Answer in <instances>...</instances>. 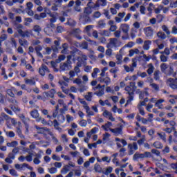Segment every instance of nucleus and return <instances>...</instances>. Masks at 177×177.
I'll return each mask as SVG.
<instances>
[{"mask_svg":"<svg viewBox=\"0 0 177 177\" xmlns=\"http://www.w3.org/2000/svg\"><path fill=\"white\" fill-rule=\"evenodd\" d=\"M160 70L161 72L166 75H172V77L176 76V73H174V68H172V66H168V64H167L166 63L160 64Z\"/></svg>","mask_w":177,"mask_h":177,"instance_id":"1","label":"nucleus"},{"mask_svg":"<svg viewBox=\"0 0 177 177\" xmlns=\"http://www.w3.org/2000/svg\"><path fill=\"white\" fill-rule=\"evenodd\" d=\"M153 157V155L149 151H145L143 153H140L139 152H136L133 156V159L134 161H136L137 160L143 159V158H151Z\"/></svg>","mask_w":177,"mask_h":177,"instance_id":"2","label":"nucleus"},{"mask_svg":"<svg viewBox=\"0 0 177 177\" xmlns=\"http://www.w3.org/2000/svg\"><path fill=\"white\" fill-rule=\"evenodd\" d=\"M55 95H56V89L52 88L48 91L43 93V102H46L48 99H54Z\"/></svg>","mask_w":177,"mask_h":177,"instance_id":"3","label":"nucleus"},{"mask_svg":"<svg viewBox=\"0 0 177 177\" xmlns=\"http://www.w3.org/2000/svg\"><path fill=\"white\" fill-rule=\"evenodd\" d=\"M81 5H82V2H81V0H76L75 1L71 0L68 3L67 8H72V6H74V10H75V12H81Z\"/></svg>","mask_w":177,"mask_h":177,"instance_id":"4","label":"nucleus"},{"mask_svg":"<svg viewBox=\"0 0 177 177\" xmlns=\"http://www.w3.org/2000/svg\"><path fill=\"white\" fill-rule=\"evenodd\" d=\"M79 102L81 104H83L84 109L86 110L88 116L95 115V113L91 111V108L88 105V103H86V101L84 100L82 98H80Z\"/></svg>","mask_w":177,"mask_h":177,"instance_id":"5","label":"nucleus"},{"mask_svg":"<svg viewBox=\"0 0 177 177\" xmlns=\"http://www.w3.org/2000/svg\"><path fill=\"white\" fill-rule=\"evenodd\" d=\"M121 30L124 34H126L125 36H122V39L124 41H127V39H129V35H128V32L129 31V25L124 24H122L121 26Z\"/></svg>","mask_w":177,"mask_h":177,"instance_id":"6","label":"nucleus"},{"mask_svg":"<svg viewBox=\"0 0 177 177\" xmlns=\"http://www.w3.org/2000/svg\"><path fill=\"white\" fill-rule=\"evenodd\" d=\"M124 91H126V92H127L128 95H129V99L130 100V102H132V100H133V95H135V88H132L129 86H127L124 88Z\"/></svg>","mask_w":177,"mask_h":177,"instance_id":"7","label":"nucleus"},{"mask_svg":"<svg viewBox=\"0 0 177 177\" xmlns=\"http://www.w3.org/2000/svg\"><path fill=\"white\" fill-rule=\"evenodd\" d=\"M124 125L121 124L120 127H116L115 129H109V131L114 133L115 136H118V135H122V129Z\"/></svg>","mask_w":177,"mask_h":177,"instance_id":"8","label":"nucleus"},{"mask_svg":"<svg viewBox=\"0 0 177 177\" xmlns=\"http://www.w3.org/2000/svg\"><path fill=\"white\" fill-rule=\"evenodd\" d=\"M30 116L32 118H34L36 120L37 122H41V117H39V113L38 112V110L33 109L30 113Z\"/></svg>","mask_w":177,"mask_h":177,"instance_id":"9","label":"nucleus"},{"mask_svg":"<svg viewBox=\"0 0 177 177\" xmlns=\"http://www.w3.org/2000/svg\"><path fill=\"white\" fill-rule=\"evenodd\" d=\"M46 73H50V71L46 65L42 64L41 67L39 68V74H40L41 77H45Z\"/></svg>","mask_w":177,"mask_h":177,"instance_id":"10","label":"nucleus"},{"mask_svg":"<svg viewBox=\"0 0 177 177\" xmlns=\"http://www.w3.org/2000/svg\"><path fill=\"white\" fill-rule=\"evenodd\" d=\"M77 60L78 62L76 64V67H82V64H84L87 60L86 55H83L81 57H78Z\"/></svg>","mask_w":177,"mask_h":177,"instance_id":"11","label":"nucleus"},{"mask_svg":"<svg viewBox=\"0 0 177 177\" xmlns=\"http://www.w3.org/2000/svg\"><path fill=\"white\" fill-rule=\"evenodd\" d=\"M146 37L147 38H152L153 34H154V30L151 26L147 27L144 29Z\"/></svg>","mask_w":177,"mask_h":177,"instance_id":"12","label":"nucleus"},{"mask_svg":"<svg viewBox=\"0 0 177 177\" xmlns=\"http://www.w3.org/2000/svg\"><path fill=\"white\" fill-rule=\"evenodd\" d=\"M19 147H15L12 152L8 153V158H11V160H15L16 158V154L19 153Z\"/></svg>","mask_w":177,"mask_h":177,"instance_id":"13","label":"nucleus"},{"mask_svg":"<svg viewBox=\"0 0 177 177\" xmlns=\"http://www.w3.org/2000/svg\"><path fill=\"white\" fill-rule=\"evenodd\" d=\"M71 63L66 62L60 65V68L62 71H67L70 70V68L71 67Z\"/></svg>","mask_w":177,"mask_h":177,"instance_id":"14","label":"nucleus"},{"mask_svg":"<svg viewBox=\"0 0 177 177\" xmlns=\"http://www.w3.org/2000/svg\"><path fill=\"white\" fill-rule=\"evenodd\" d=\"M35 50L38 57H40V59H44V55L41 53V50H42V46L38 45L37 46L35 47Z\"/></svg>","mask_w":177,"mask_h":177,"instance_id":"15","label":"nucleus"},{"mask_svg":"<svg viewBox=\"0 0 177 177\" xmlns=\"http://www.w3.org/2000/svg\"><path fill=\"white\" fill-rule=\"evenodd\" d=\"M92 6H91V4H89V6H87L86 8H84V15H86L87 16H86V17H87V19H90L89 18V15H91L92 13V7H91Z\"/></svg>","mask_w":177,"mask_h":177,"instance_id":"16","label":"nucleus"},{"mask_svg":"<svg viewBox=\"0 0 177 177\" xmlns=\"http://www.w3.org/2000/svg\"><path fill=\"white\" fill-rule=\"evenodd\" d=\"M98 81L101 83L104 82V84H106V85H109V84H110V82H111V80L109 77H106L105 78H103V77H98Z\"/></svg>","mask_w":177,"mask_h":177,"instance_id":"17","label":"nucleus"},{"mask_svg":"<svg viewBox=\"0 0 177 177\" xmlns=\"http://www.w3.org/2000/svg\"><path fill=\"white\" fill-rule=\"evenodd\" d=\"M151 44V41L147 40L144 42L143 49L144 50H149L150 49V45Z\"/></svg>","mask_w":177,"mask_h":177,"instance_id":"18","label":"nucleus"},{"mask_svg":"<svg viewBox=\"0 0 177 177\" xmlns=\"http://www.w3.org/2000/svg\"><path fill=\"white\" fill-rule=\"evenodd\" d=\"M6 92H7V95H8V96H10V97H15L14 87L7 89Z\"/></svg>","mask_w":177,"mask_h":177,"instance_id":"19","label":"nucleus"},{"mask_svg":"<svg viewBox=\"0 0 177 177\" xmlns=\"http://www.w3.org/2000/svg\"><path fill=\"white\" fill-rule=\"evenodd\" d=\"M36 129H37V133L39 135H44L45 133V131H46V128L45 127H39L38 126H35Z\"/></svg>","mask_w":177,"mask_h":177,"instance_id":"20","label":"nucleus"},{"mask_svg":"<svg viewBox=\"0 0 177 177\" xmlns=\"http://www.w3.org/2000/svg\"><path fill=\"white\" fill-rule=\"evenodd\" d=\"M33 31H35V32H37V34L39 35L41 31H42V28H41V26H39V25H35L33 26Z\"/></svg>","mask_w":177,"mask_h":177,"instance_id":"21","label":"nucleus"},{"mask_svg":"<svg viewBox=\"0 0 177 177\" xmlns=\"http://www.w3.org/2000/svg\"><path fill=\"white\" fill-rule=\"evenodd\" d=\"M113 125V123H111V122H107V123H106L104 125L102 126V128L106 131L107 132V131H109L108 128H110L111 126Z\"/></svg>","mask_w":177,"mask_h":177,"instance_id":"22","label":"nucleus"},{"mask_svg":"<svg viewBox=\"0 0 177 177\" xmlns=\"http://www.w3.org/2000/svg\"><path fill=\"white\" fill-rule=\"evenodd\" d=\"M57 118L59 122H61V124H63V122H64V121H66V118L64 117V115H63V114L57 115Z\"/></svg>","mask_w":177,"mask_h":177,"instance_id":"23","label":"nucleus"},{"mask_svg":"<svg viewBox=\"0 0 177 177\" xmlns=\"http://www.w3.org/2000/svg\"><path fill=\"white\" fill-rule=\"evenodd\" d=\"M36 157L37 158H35L33 160V162L34 164H35V165H38L39 164H41V160H39V158H41V154H37Z\"/></svg>","mask_w":177,"mask_h":177,"instance_id":"24","label":"nucleus"},{"mask_svg":"<svg viewBox=\"0 0 177 177\" xmlns=\"http://www.w3.org/2000/svg\"><path fill=\"white\" fill-rule=\"evenodd\" d=\"M154 72V66H153V64H149V68L147 70V74L149 75H151Z\"/></svg>","mask_w":177,"mask_h":177,"instance_id":"25","label":"nucleus"},{"mask_svg":"<svg viewBox=\"0 0 177 177\" xmlns=\"http://www.w3.org/2000/svg\"><path fill=\"white\" fill-rule=\"evenodd\" d=\"M165 100L162 99L158 100L156 103H155V106L158 107L159 110H162V107L160 106L162 103H164Z\"/></svg>","mask_w":177,"mask_h":177,"instance_id":"26","label":"nucleus"},{"mask_svg":"<svg viewBox=\"0 0 177 177\" xmlns=\"http://www.w3.org/2000/svg\"><path fill=\"white\" fill-rule=\"evenodd\" d=\"M68 171H70V166L65 165L61 170V174H62L63 175H66V174H67Z\"/></svg>","mask_w":177,"mask_h":177,"instance_id":"27","label":"nucleus"},{"mask_svg":"<svg viewBox=\"0 0 177 177\" xmlns=\"http://www.w3.org/2000/svg\"><path fill=\"white\" fill-rule=\"evenodd\" d=\"M153 146L156 149H162V143H161V142L159 141L154 142Z\"/></svg>","mask_w":177,"mask_h":177,"instance_id":"28","label":"nucleus"},{"mask_svg":"<svg viewBox=\"0 0 177 177\" xmlns=\"http://www.w3.org/2000/svg\"><path fill=\"white\" fill-rule=\"evenodd\" d=\"M100 70L99 69V68H95L93 69V72L91 73V77H93V78H96V77H97V73H100Z\"/></svg>","mask_w":177,"mask_h":177,"instance_id":"29","label":"nucleus"},{"mask_svg":"<svg viewBox=\"0 0 177 177\" xmlns=\"http://www.w3.org/2000/svg\"><path fill=\"white\" fill-rule=\"evenodd\" d=\"M92 92H88V95H86L84 96V99H86V100H87V102H92Z\"/></svg>","mask_w":177,"mask_h":177,"instance_id":"30","label":"nucleus"},{"mask_svg":"<svg viewBox=\"0 0 177 177\" xmlns=\"http://www.w3.org/2000/svg\"><path fill=\"white\" fill-rule=\"evenodd\" d=\"M151 153H152V154H155L156 157H161V153L156 149H151Z\"/></svg>","mask_w":177,"mask_h":177,"instance_id":"31","label":"nucleus"},{"mask_svg":"<svg viewBox=\"0 0 177 177\" xmlns=\"http://www.w3.org/2000/svg\"><path fill=\"white\" fill-rule=\"evenodd\" d=\"M157 35L158 38H160L161 39H165V38H167V35L162 32H158Z\"/></svg>","mask_w":177,"mask_h":177,"instance_id":"32","label":"nucleus"},{"mask_svg":"<svg viewBox=\"0 0 177 177\" xmlns=\"http://www.w3.org/2000/svg\"><path fill=\"white\" fill-rule=\"evenodd\" d=\"M153 78L156 81H158L160 80V71H156L153 73Z\"/></svg>","mask_w":177,"mask_h":177,"instance_id":"33","label":"nucleus"},{"mask_svg":"<svg viewBox=\"0 0 177 177\" xmlns=\"http://www.w3.org/2000/svg\"><path fill=\"white\" fill-rule=\"evenodd\" d=\"M17 145H19V142H17V141H12L11 142L8 143L7 146H8V147H16Z\"/></svg>","mask_w":177,"mask_h":177,"instance_id":"34","label":"nucleus"},{"mask_svg":"<svg viewBox=\"0 0 177 177\" xmlns=\"http://www.w3.org/2000/svg\"><path fill=\"white\" fill-rule=\"evenodd\" d=\"M94 95H96L97 96L100 97H102V95H104V90L101 89L99 91H96L95 93H94Z\"/></svg>","mask_w":177,"mask_h":177,"instance_id":"35","label":"nucleus"},{"mask_svg":"<svg viewBox=\"0 0 177 177\" xmlns=\"http://www.w3.org/2000/svg\"><path fill=\"white\" fill-rule=\"evenodd\" d=\"M25 82L29 85H35V80L32 79H26Z\"/></svg>","mask_w":177,"mask_h":177,"instance_id":"36","label":"nucleus"},{"mask_svg":"<svg viewBox=\"0 0 177 177\" xmlns=\"http://www.w3.org/2000/svg\"><path fill=\"white\" fill-rule=\"evenodd\" d=\"M19 43L20 44L21 46H24V45L27 46V45H28V41L26 39H19Z\"/></svg>","mask_w":177,"mask_h":177,"instance_id":"37","label":"nucleus"},{"mask_svg":"<svg viewBox=\"0 0 177 177\" xmlns=\"http://www.w3.org/2000/svg\"><path fill=\"white\" fill-rule=\"evenodd\" d=\"M162 29L165 31V32H166L167 35H169L171 34L169 29H168V27L166 25H163L162 26Z\"/></svg>","mask_w":177,"mask_h":177,"instance_id":"38","label":"nucleus"},{"mask_svg":"<svg viewBox=\"0 0 177 177\" xmlns=\"http://www.w3.org/2000/svg\"><path fill=\"white\" fill-rule=\"evenodd\" d=\"M124 70H125V71H126V73H130V71L131 72V73H133V71H134V68H133V67H129V66H124Z\"/></svg>","mask_w":177,"mask_h":177,"instance_id":"39","label":"nucleus"},{"mask_svg":"<svg viewBox=\"0 0 177 177\" xmlns=\"http://www.w3.org/2000/svg\"><path fill=\"white\" fill-rule=\"evenodd\" d=\"M25 158L28 162H31L32 161V153H29V155L26 156Z\"/></svg>","mask_w":177,"mask_h":177,"instance_id":"40","label":"nucleus"},{"mask_svg":"<svg viewBox=\"0 0 177 177\" xmlns=\"http://www.w3.org/2000/svg\"><path fill=\"white\" fill-rule=\"evenodd\" d=\"M53 124L54 128L55 129H57V130L60 129V127H59V125H60V124H59V122H57V120H54Z\"/></svg>","mask_w":177,"mask_h":177,"instance_id":"41","label":"nucleus"},{"mask_svg":"<svg viewBox=\"0 0 177 177\" xmlns=\"http://www.w3.org/2000/svg\"><path fill=\"white\" fill-rule=\"evenodd\" d=\"M10 41H11L10 44L12 46H14L15 48H17V42H16V40L15 39V38L11 37Z\"/></svg>","mask_w":177,"mask_h":177,"instance_id":"42","label":"nucleus"},{"mask_svg":"<svg viewBox=\"0 0 177 177\" xmlns=\"http://www.w3.org/2000/svg\"><path fill=\"white\" fill-rule=\"evenodd\" d=\"M59 113V105L55 106V112L53 113V117L56 118L57 117V113Z\"/></svg>","mask_w":177,"mask_h":177,"instance_id":"43","label":"nucleus"},{"mask_svg":"<svg viewBox=\"0 0 177 177\" xmlns=\"http://www.w3.org/2000/svg\"><path fill=\"white\" fill-rule=\"evenodd\" d=\"M160 61L162 62L163 63H165L168 60V57L164 55H160Z\"/></svg>","mask_w":177,"mask_h":177,"instance_id":"44","label":"nucleus"},{"mask_svg":"<svg viewBox=\"0 0 177 177\" xmlns=\"http://www.w3.org/2000/svg\"><path fill=\"white\" fill-rule=\"evenodd\" d=\"M48 172L51 174H56V172H57V169L56 167H51L49 169Z\"/></svg>","mask_w":177,"mask_h":177,"instance_id":"45","label":"nucleus"},{"mask_svg":"<svg viewBox=\"0 0 177 177\" xmlns=\"http://www.w3.org/2000/svg\"><path fill=\"white\" fill-rule=\"evenodd\" d=\"M25 66H26V70H30V71H31L32 73H33L34 68H32V66H31V64H26Z\"/></svg>","mask_w":177,"mask_h":177,"instance_id":"46","label":"nucleus"},{"mask_svg":"<svg viewBox=\"0 0 177 177\" xmlns=\"http://www.w3.org/2000/svg\"><path fill=\"white\" fill-rule=\"evenodd\" d=\"M125 151H127V149L125 148H122L120 149V156L124 157L125 156Z\"/></svg>","mask_w":177,"mask_h":177,"instance_id":"47","label":"nucleus"},{"mask_svg":"<svg viewBox=\"0 0 177 177\" xmlns=\"http://www.w3.org/2000/svg\"><path fill=\"white\" fill-rule=\"evenodd\" d=\"M146 7H145L144 6H141L140 7V12L141 13V15H146Z\"/></svg>","mask_w":177,"mask_h":177,"instance_id":"48","label":"nucleus"},{"mask_svg":"<svg viewBox=\"0 0 177 177\" xmlns=\"http://www.w3.org/2000/svg\"><path fill=\"white\" fill-rule=\"evenodd\" d=\"M6 39H8V35L6 34H3L1 35L0 41H1V42H3V41H6Z\"/></svg>","mask_w":177,"mask_h":177,"instance_id":"49","label":"nucleus"},{"mask_svg":"<svg viewBox=\"0 0 177 177\" xmlns=\"http://www.w3.org/2000/svg\"><path fill=\"white\" fill-rule=\"evenodd\" d=\"M10 174L12 175V176H18L17 171H16V170L14 169H10Z\"/></svg>","mask_w":177,"mask_h":177,"instance_id":"50","label":"nucleus"},{"mask_svg":"<svg viewBox=\"0 0 177 177\" xmlns=\"http://www.w3.org/2000/svg\"><path fill=\"white\" fill-rule=\"evenodd\" d=\"M128 147L129 149H130L129 151V156H132V154H133L134 153L133 149H132V144H129Z\"/></svg>","mask_w":177,"mask_h":177,"instance_id":"51","label":"nucleus"},{"mask_svg":"<svg viewBox=\"0 0 177 177\" xmlns=\"http://www.w3.org/2000/svg\"><path fill=\"white\" fill-rule=\"evenodd\" d=\"M79 124L80 125V127H86V124H87V122H86V120H82Z\"/></svg>","mask_w":177,"mask_h":177,"instance_id":"52","label":"nucleus"},{"mask_svg":"<svg viewBox=\"0 0 177 177\" xmlns=\"http://www.w3.org/2000/svg\"><path fill=\"white\" fill-rule=\"evenodd\" d=\"M25 26H28L30 23H32V19L31 18H25Z\"/></svg>","mask_w":177,"mask_h":177,"instance_id":"53","label":"nucleus"},{"mask_svg":"<svg viewBox=\"0 0 177 177\" xmlns=\"http://www.w3.org/2000/svg\"><path fill=\"white\" fill-rule=\"evenodd\" d=\"M156 19L158 20V23H161V21L164 20V17L161 15H157Z\"/></svg>","mask_w":177,"mask_h":177,"instance_id":"54","label":"nucleus"},{"mask_svg":"<svg viewBox=\"0 0 177 177\" xmlns=\"http://www.w3.org/2000/svg\"><path fill=\"white\" fill-rule=\"evenodd\" d=\"M92 28H93V26L88 25L85 27L84 30L88 33V32H89V31H91V30H92Z\"/></svg>","mask_w":177,"mask_h":177,"instance_id":"55","label":"nucleus"},{"mask_svg":"<svg viewBox=\"0 0 177 177\" xmlns=\"http://www.w3.org/2000/svg\"><path fill=\"white\" fill-rule=\"evenodd\" d=\"M169 85L171 89H177V84L175 82H170Z\"/></svg>","mask_w":177,"mask_h":177,"instance_id":"56","label":"nucleus"},{"mask_svg":"<svg viewBox=\"0 0 177 177\" xmlns=\"http://www.w3.org/2000/svg\"><path fill=\"white\" fill-rule=\"evenodd\" d=\"M94 169L95 172H102V167H100V165H97V166H95Z\"/></svg>","mask_w":177,"mask_h":177,"instance_id":"57","label":"nucleus"},{"mask_svg":"<svg viewBox=\"0 0 177 177\" xmlns=\"http://www.w3.org/2000/svg\"><path fill=\"white\" fill-rule=\"evenodd\" d=\"M169 151H170V149H169V147H168V146H166L165 147V149H162L163 154H167V153H169Z\"/></svg>","mask_w":177,"mask_h":177,"instance_id":"58","label":"nucleus"},{"mask_svg":"<svg viewBox=\"0 0 177 177\" xmlns=\"http://www.w3.org/2000/svg\"><path fill=\"white\" fill-rule=\"evenodd\" d=\"M151 86L155 91H160V86H158V84L153 83L151 84Z\"/></svg>","mask_w":177,"mask_h":177,"instance_id":"59","label":"nucleus"},{"mask_svg":"<svg viewBox=\"0 0 177 177\" xmlns=\"http://www.w3.org/2000/svg\"><path fill=\"white\" fill-rule=\"evenodd\" d=\"M111 115V112L105 111L103 112V115L104 117H105V118H107L108 117H110Z\"/></svg>","mask_w":177,"mask_h":177,"instance_id":"60","label":"nucleus"},{"mask_svg":"<svg viewBox=\"0 0 177 177\" xmlns=\"http://www.w3.org/2000/svg\"><path fill=\"white\" fill-rule=\"evenodd\" d=\"M139 110V113L141 115H145V114H146V113H145V109L142 106L138 108Z\"/></svg>","mask_w":177,"mask_h":177,"instance_id":"61","label":"nucleus"},{"mask_svg":"<svg viewBox=\"0 0 177 177\" xmlns=\"http://www.w3.org/2000/svg\"><path fill=\"white\" fill-rule=\"evenodd\" d=\"M26 13H28V16H34V11L31 9L26 10Z\"/></svg>","mask_w":177,"mask_h":177,"instance_id":"62","label":"nucleus"},{"mask_svg":"<svg viewBox=\"0 0 177 177\" xmlns=\"http://www.w3.org/2000/svg\"><path fill=\"white\" fill-rule=\"evenodd\" d=\"M171 34H174V35H176V34H177V28H176V26H174L172 27Z\"/></svg>","mask_w":177,"mask_h":177,"instance_id":"63","label":"nucleus"},{"mask_svg":"<svg viewBox=\"0 0 177 177\" xmlns=\"http://www.w3.org/2000/svg\"><path fill=\"white\" fill-rule=\"evenodd\" d=\"M168 82H175L176 84L177 85V78L174 79V78H169L167 80Z\"/></svg>","mask_w":177,"mask_h":177,"instance_id":"64","label":"nucleus"}]
</instances>
